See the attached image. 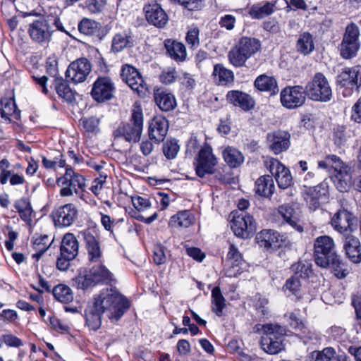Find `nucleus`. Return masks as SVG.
<instances>
[{"label": "nucleus", "instance_id": "1", "mask_svg": "<svg viewBox=\"0 0 361 361\" xmlns=\"http://www.w3.org/2000/svg\"><path fill=\"white\" fill-rule=\"evenodd\" d=\"M314 258L317 265L330 268L338 279H344L350 273L348 263L338 255L333 238L321 235L314 241Z\"/></svg>", "mask_w": 361, "mask_h": 361}, {"label": "nucleus", "instance_id": "2", "mask_svg": "<svg viewBox=\"0 0 361 361\" xmlns=\"http://www.w3.org/2000/svg\"><path fill=\"white\" fill-rule=\"evenodd\" d=\"M95 299L101 308V312H106L112 322L119 321L130 307L129 300L113 288L102 291Z\"/></svg>", "mask_w": 361, "mask_h": 361}, {"label": "nucleus", "instance_id": "3", "mask_svg": "<svg viewBox=\"0 0 361 361\" xmlns=\"http://www.w3.org/2000/svg\"><path fill=\"white\" fill-rule=\"evenodd\" d=\"M113 274L103 264L94 266L90 269H80L73 279V284L78 289L87 290L98 284L111 285Z\"/></svg>", "mask_w": 361, "mask_h": 361}, {"label": "nucleus", "instance_id": "4", "mask_svg": "<svg viewBox=\"0 0 361 361\" xmlns=\"http://www.w3.org/2000/svg\"><path fill=\"white\" fill-rule=\"evenodd\" d=\"M260 329L263 330L260 345L264 352L270 355H276L284 350L283 343L286 335L284 327L273 324L255 325V332H258Z\"/></svg>", "mask_w": 361, "mask_h": 361}, {"label": "nucleus", "instance_id": "5", "mask_svg": "<svg viewBox=\"0 0 361 361\" xmlns=\"http://www.w3.org/2000/svg\"><path fill=\"white\" fill-rule=\"evenodd\" d=\"M261 49V42L254 37H243L228 54L229 62L235 67L245 66V63Z\"/></svg>", "mask_w": 361, "mask_h": 361}, {"label": "nucleus", "instance_id": "6", "mask_svg": "<svg viewBox=\"0 0 361 361\" xmlns=\"http://www.w3.org/2000/svg\"><path fill=\"white\" fill-rule=\"evenodd\" d=\"M143 128V114L141 108L137 107L132 111L129 122L121 123L114 131L115 140L123 139L128 142L140 141Z\"/></svg>", "mask_w": 361, "mask_h": 361}, {"label": "nucleus", "instance_id": "7", "mask_svg": "<svg viewBox=\"0 0 361 361\" xmlns=\"http://www.w3.org/2000/svg\"><path fill=\"white\" fill-rule=\"evenodd\" d=\"M336 84L345 97H350L361 89V66L344 67L336 78Z\"/></svg>", "mask_w": 361, "mask_h": 361}, {"label": "nucleus", "instance_id": "8", "mask_svg": "<svg viewBox=\"0 0 361 361\" xmlns=\"http://www.w3.org/2000/svg\"><path fill=\"white\" fill-rule=\"evenodd\" d=\"M307 97L314 102H328L332 98L329 81L322 73H316L305 87Z\"/></svg>", "mask_w": 361, "mask_h": 361}, {"label": "nucleus", "instance_id": "9", "mask_svg": "<svg viewBox=\"0 0 361 361\" xmlns=\"http://www.w3.org/2000/svg\"><path fill=\"white\" fill-rule=\"evenodd\" d=\"M218 164V159L213 153L212 146L204 142L194 159L193 165L196 175L204 178L207 175L215 173V168Z\"/></svg>", "mask_w": 361, "mask_h": 361}, {"label": "nucleus", "instance_id": "10", "mask_svg": "<svg viewBox=\"0 0 361 361\" xmlns=\"http://www.w3.org/2000/svg\"><path fill=\"white\" fill-rule=\"evenodd\" d=\"M59 186L61 187L60 195L61 197L72 196L73 192L79 193V190H84L85 178L83 176L75 173L70 166L66 168L65 173L56 179Z\"/></svg>", "mask_w": 361, "mask_h": 361}, {"label": "nucleus", "instance_id": "11", "mask_svg": "<svg viewBox=\"0 0 361 361\" xmlns=\"http://www.w3.org/2000/svg\"><path fill=\"white\" fill-rule=\"evenodd\" d=\"M79 243L73 233H66L60 246V255L56 261V267L60 271H66L78 254Z\"/></svg>", "mask_w": 361, "mask_h": 361}, {"label": "nucleus", "instance_id": "12", "mask_svg": "<svg viewBox=\"0 0 361 361\" xmlns=\"http://www.w3.org/2000/svg\"><path fill=\"white\" fill-rule=\"evenodd\" d=\"M360 30L356 24L347 25L342 42L339 45L341 56L345 59L355 57L360 47L359 42Z\"/></svg>", "mask_w": 361, "mask_h": 361}, {"label": "nucleus", "instance_id": "13", "mask_svg": "<svg viewBox=\"0 0 361 361\" xmlns=\"http://www.w3.org/2000/svg\"><path fill=\"white\" fill-rule=\"evenodd\" d=\"M121 78L134 92L141 97L149 94V87L140 71L133 66L126 63L121 66Z\"/></svg>", "mask_w": 361, "mask_h": 361}, {"label": "nucleus", "instance_id": "14", "mask_svg": "<svg viewBox=\"0 0 361 361\" xmlns=\"http://www.w3.org/2000/svg\"><path fill=\"white\" fill-rule=\"evenodd\" d=\"M303 197L309 209L313 211L319 209L322 204L329 200V184L323 181L314 187L305 185Z\"/></svg>", "mask_w": 361, "mask_h": 361}, {"label": "nucleus", "instance_id": "15", "mask_svg": "<svg viewBox=\"0 0 361 361\" xmlns=\"http://www.w3.org/2000/svg\"><path fill=\"white\" fill-rule=\"evenodd\" d=\"M47 16H41L29 24L27 32L35 43L44 44L51 40L52 32Z\"/></svg>", "mask_w": 361, "mask_h": 361}, {"label": "nucleus", "instance_id": "16", "mask_svg": "<svg viewBox=\"0 0 361 361\" xmlns=\"http://www.w3.org/2000/svg\"><path fill=\"white\" fill-rule=\"evenodd\" d=\"M115 90V84L110 77L99 76L92 85L90 94L94 101L102 103L111 99Z\"/></svg>", "mask_w": 361, "mask_h": 361}, {"label": "nucleus", "instance_id": "17", "mask_svg": "<svg viewBox=\"0 0 361 361\" xmlns=\"http://www.w3.org/2000/svg\"><path fill=\"white\" fill-rule=\"evenodd\" d=\"M280 97L283 106L293 109L305 104L307 94L301 85L288 86L281 90Z\"/></svg>", "mask_w": 361, "mask_h": 361}, {"label": "nucleus", "instance_id": "18", "mask_svg": "<svg viewBox=\"0 0 361 361\" xmlns=\"http://www.w3.org/2000/svg\"><path fill=\"white\" fill-rule=\"evenodd\" d=\"M231 228L235 235L247 239L255 234L257 224L252 216L242 212L240 214L233 216Z\"/></svg>", "mask_w": 361, "mask_h": 361}, {"label": "nucleus", "instance_id": "19", "mask_svg": "<svg viewBox=\"0 0 361 361\" xmlns=\"http://www.w3.org/2000/svg\"><path fill=\"white\" fill-rule=\"evenodd\" d=\"M78 216V209L73 203H68L52 211L51 217L54 225L59 228L68 227L74 224Z\"/></svg>", "mask_w": 361, "mask_h": 361}, {"label": "nucleus", "instance_id": "20", "mask_svg": "<svg viewBox=\"0 0 361 361\" xmlns=\"http://www.w3.org/2000/svg\"><path fill=\"white\" fill-rule=\"evenodd\" d=\"M91 68V63L87 59H78L71 63L66 71V77L74 83L82 82L90 74Z\"/></svg>", "mask_w": 361, "mask_h": 361}, {"label": "nucleus", "instance_id": "21", "mask_svg": "<svg viewBox=\"0 0 361 361\" xmlns=\"http://www.w3.org/2000/svg\"><path fill=\"white\" fill-rule=\"evenodd\" d=\"M356 219L353 214L345 209H340L331 219V224L335 231L343 234L351 233L355 229Z\"/></svg>", "mask_w": 361, "mask_h": 361}, {"label": "nucleus", "instance_id": "22", "mask_svg": "<svg viewBox=\"0 0 361 361\" xmlns=\"http://www.w3.org/2000/svg\"><path fill=\"white\" fill-rule=\"evenodd\" d=\"M79 237L85 242L89 262H99L102 257V252L99 240L93 235L90 229L80 231L79 233Z\"/></svg>", "mask_w": 361, "mask_h": 361}, {"label": "nucleus", "instance_id": "23", "mask_svg": "<svg viewBox=\"0 0 361 361\" xmlns=\"http://www.w3.org/2000/svg\"><path fill=\"white\" fill-rule=\"evenodd\" d=\"M228 104L240 109L244 111H249L254 109L255 102L249 94L240 90H230L226 94Z\"/></svg>", "mask_w": 361, "mask_h": 361}, {"label": "nucleus", "instance_id": "24", "mask_svg": "<svg viewBox=\"0 0 361 361\" xmlns=\"http://www.w3.org/2000/svg\"><path fill=\"white\" fill-rule=\"evenodd\" d=\"M147 22L158 28H163L169 21V17L161 5L154 2L144 7Z\"/></svg>", "mask_w": 361, "mask_h": 361}, {"label": "nucleus", "instance_id": "25", "mask_svg": "<svg viewBox=\"0 0 361 361\" xmlns=\"http://www.w3.org/2000/svg\"><path fill=\"white\" fill-rule=\"evenodd\" d=\"M267 139L269 142V149L275 154L286 151L290 145V134L285 130H279L269 133Z\"/></svg>", "mask_w": 361, "mask_h": 361}, {"label": "nucleus", "instance_id": "26", "mask_svg": "<svg viewBox=\"0 0 361 361\" xmlns=\"http://www.w3.org/2000/svg\"><path fill=\"white\" fill-rule=\"evenodd\" d=\"M343 247L346 257L355 264L361 262V243L359 238L352 233L343 235Z\"/></svg>", "mask_w": 361, "mask_h": 361}, {"label": "nucleus", "instance_id": "27", "mask_svg": "<svg viewBox=\"0 0 361 361\" xmlns=\"http://www.w3.org/2000/svg\"><path fill=\"white\" fill-rule=\"evenodd\" d=\"M78 28L80 33L96 37L99 40H102L108 33L107 29L100 23L87 18L80 21Z\"/></svg>", "mask_w": 361, "mask_h": 361}, {"label": "nucleus", "instance_id": "28", "mask_svg": "<svg viewBox=\"0 0 361 361\" xmlns=\"http://www.w3.org/2000/svg\"><path fill=\"white\" fill-rule=\"evenodd\" d=\"M169 129V122L164 117L155 116L149 123L148 134L151 140L159 143L165 139Z\"/></svg>", "mask_w": 361, "mask_h": 361}, {"label": "nucleus", "instance_id": "29", "mask_svg": "<svg viewBox=\"0 0 361 361\" xmlns=\"http://www.w3.org/2000/svg\"><path fill=\"white\" fill-rule=\"evenodd\" d=\"M154 99L162 111H170L176 106V100L174 95L162 88L154 90Z\"/></svg>", "mask_w": 361, "mask_h": 361}, {"label": "nucleus", "instance_id": "30", "mask_svg": "<svg viewBox=\"0 0 361 361\" xmlns=\"http://www.w3.org/2000/svg\"><path fill=\"white\" fill-rule=\"evenodd\" d=\"M103 314L104 312H101V308L94 298L93 303L88 305L85 310V322L87 326L93 331L99 329L102 324Z\"/></svg>", "mask_w": 361, "mask_h": 361}, {"label": "nucleus", "instance_id": "31", "mask_svg": "<svg viewBox=\"0 0 361 361\" xmlns=\"http://www.w3.org/2000/svg\"><path fill=\"white\" fill-rule=\"evenodd\" d=\"M135 46L134 37L130 31H124L116 33L112 39L111 51L118 54L125 49L132 48Z\"/></svg>", "mask_w": 361, "mask_h": 361}, {"label": "nucleus", "instance_id": "32", "mask_svg": "<svg viewBox=\"0 0 361 361\" xmlns=\"http://www.w3.org/2000/svg\"><path fill=\"white\" fill-rule=\"evenodd\" d=\"M166 54L176 62H183L187 58L185 45L177 40L166 39L164 42Z\"/></svg>", "mask_w": 361, "mask_h": 361}, {"label": "nucleus", "instance_id": "33", "mask_svg": "<svg viewBox=\"0 0 361 361\" xmlns=\"http://www.w3.org/2000/svg\"><path fill=\"white\" fill-rule=\"evenodd\" d=\"M274 179L270 175L261 176L255 183L254 191L258 196L270 198L274 194Z\"/></svg>", "mask_w": 361, "mask_h": 361}, {"label": "nucleus", "instance_id": "34", "mask_svg": "<svg viewBox=\"0 0 361 361\" xmlns=\"http://www.w3.org/2000/svg\"><path fill=\"white\" fill-rule=\"evenodd\" d=\"M279 212L283 220L294 230L299 233L303 232V226L300 224L299 213L292 206L281 205L279 207Z\"/></svg>", "mask_w": 361, "mask_h": 361}, {"label": "nucleus", "instance_id": "35", "mask_svg": "<svg viewBox=\"0 0 361 361\" xmlns=\"http://www.w3.org/2000/svg\"><path fill=\"white\" fill-rule=\"evenodd\" d=\"M279 234L273 230H262L256 235V241L260 247L266 249H276L280 246Z\"/></svg>", "mask_w": 361, "mask_h": 361}, {"label": "nucleus", "instance_id": "36", "mask_svg": "<svg viewBox=\"0 0 361 361\" xmlns=\"http://www.w3.org/2000/svg\"><path fill=\"white\" fill-rule=\"evenodd\" d=\"M1 106V117L8 123H11V116H13L16 120L20 119V111L18 109L15 100L12 98H2L0 101Z\"/></svg>", "mask_w": 361, "mask_h": 361}, {"label": "nucleus", "instance_id": "37", "mask_svg": "<svg viewBox=\"0 0 361 361\" xmlns=\"http://www.w3.org/2000/svg\"><path fill=\"white\" fill-rule=\"evenodd\" d=\"M255 87L261 92H269L271 94L279 92L277 81L273 76L265 74L259 75L255 80Z\"/></svg>", "mask_w": 361, "mask_h": 361}, {"label": "nucleus", "instance_id": "38", "mask_svg": "<svg viewBox=\"0 0 361 361\" xmlns=\"http://www.w3.org/2000/svg\"><path fill=\"white\" fill-rule=\"evenodd\" d=\"M53 85L59 97L69 103L75 99L73 91L69 87L67 81L62 77H56L53 81Z\"/></svg>", "mask_w": 361, "mask_h": 361}, {"label": "nucleus", "instance_id": "39", "mask_svg": "<svg viewBox=\"0 0 361 361\" xmlns=\"http://www.w3.org/2000/svg\"><path fill=\"white\" fill-rule=\"evenodd\" d=\"M223 157L230 168H238L244 162V156L241 152L233 147L225 148Z\"/></svg>", "mask_w": 361, "mask_h": 361}, {"label": "nucleus", "instance_id": "40", "mask_svg": "<svg viewBox=\"0 0 361 361\" xmlns=\"http://www.w3.org/2000/svg\"><path fill=\"white\" fill-rule=\"evenodd\" d=\"M226 299L222 295L219 286L214 287L212 290V310L219 317L224 316V310L226 307Z\"/></svg>", "mask_w": 361, "mask_h": 361}, {"label": "nucleus", "instance_id": "41", "mask_svg": "<svg viewBox=\"0 0 361 361\" xmlns=\"http://www.w3.org/2000/svg\"><path fill=\"white\" fill-rule=\"evenodd\" d=\"M312 264L310 262L299 260L293 264L290 269L295 277L299 279H307L312 273Z\"/></svg>", "mask_w": 361, "mask_h": 361}, {"label": "nucleus", "instance_id": "42", "mask_svg": "<svg viewBox=\"0 0 361 361\" xmlns=\"http://www.w3.org/2000/svg\"><path fill=\"white\" fill-rule=\"evenodd\" d=\"M276 1H267L263 6L253 5L249 10V15L253 19H262L274 12Z\"/></svg>", "mask_w": 361, "mask_h": 361}, {"label": "nucleus", "instance_id": "43", "mask_svg": "<svg viewBox=\"0 0 361 361\" xmlns=\"http://www.w3.org/2000/svg\"><path fill=\"white\" fill-rule=\"evenodd\" d=\"M296 49L303 55H308L314 49L313 36L307 32L300 35L296 43Z\"/></svg>", "mask_w": 361, "mask_h": 361}, {"label": "nucleus", "instance_id": "44", "mask_svg": "<svg viewBox=\"0 0 361 361\" xmlns=\"http://www.w3.org/2000/svg\"><path fill=\"white\" fill-rule=\"evenodd\" d=\"M213 75L218 80L219 85H227L234 81V74L232 71L226 68L222 64H216L214 67Z\"/></svg>", "mask_w": 361, "mask_h": 361}, {"label": "nucleus", "instance_id": "45", "mask_svg": "<svg viewBox=\"0 0 361 361\" xmlns=\"http://www.w3.org/2000/svg\"><path fill=\"white\" fill-rule=\"evenodd\" d=\"M50 245L51 243H49V238L47 235H41L39 237L35 238L32 243V247L36 252L32 255V257L37 261L39 260L50 247Z\"/></svg>", "mask_w": 361, "mask_h": 361}, {"label": "nucleus", "instance_id": "46", "mask_svg": "<svg viewBox=\"0 0 361 361\" xmlns=\"http://www.w3.org/2000/svg\"><path fill=\"white\" fill-rule=\"evenodd\" d=\"M55 299L62 303H69L73 300V293L71 288L65 284H59L52 289Z\"/></svg>", "mask_w": 361, "mask_h": 361}, {"label": "nucleus", "instance_id": "47", "mask_svg": "<svg viewBox=\"0 0 361 361\" xmlns=\"http://www.w3.org/2000/svg\"><path fill=\"white\" fill-rule=\"evenodd\" d=\"M14 207L23 221L25 222H30L32 221L31 215L33 210L29 200L21 198L15 202Z\"/></svg>", "mask_w": 361, "mask_h": 361}, {"label": "nucleus", "instance_id": "48", "mask_svg": "<svg viewBox=\"0 0 361 361\" xmlns=\"http://www.w3.org/2000/svg\"><path fill=\"white\" fill-rule=\"evenodd\" d=\"M192 224V219L187 210L178 212L172 216L169 222V226L172 228L184 227L188 228Z\"/></svg>", "mask_w": 361, "mask_h": 361}, {"label": "nucleus", "instance_id": "49", "mask_svg": "<svg viewBox=\"0 0 361 361\" xmlns=\"http://www.w3.org/2000/svg\"><path fill=\"white\" fill-rule=\"evenodd\" d=\"M274 176L280 188L286 189L293 183L290 170L285 166H283Z\"/></svg>", "mask_w": 361, "mask_h": 361}, {"label": "nucleus", "instance_id": "50", "mask_svg": "<svg viewBox=\"0 0 361 361\" xmlns=\"http://www.w3.org/2000/svg\"><path fill=\"white\" fill-rule=\"evenodd\" d=\"M350 137V132L345 126L338 125L334 128L333 140L337 147L344 146Z\"/></svg>", "mask_w": 361, "mask_h": 361}, {"label": "nucleus", "instance_id": "51", "mask_svg": "<svg viewBox=\"0 0 361 361\" xmlns=\"http://www.w3.org/2000/svg\"><path fill=\"white\" fill-rule=\"evenodd\" d=\"M300 288V279L295 277L294 276H291L288 278L283 286V289L284 290H288L293 295L295 296L296 300L302 298Z\"/></svg>", "mask_w": 361, "mask_h": 361}, {"label": "nucleus", "instance_id": "52", "mask_svg": "<svg viewBox=\"0 0 361 361\" xmlns=\"http://www.w3.org/2000/svg\"><path fill=\"white\" fill-rule=\"evenodd\" d=\"M180 146L176 139H170L163 144L162 150L167 159H173L179 152Z\"/></svg>", "mask_w": 361, "mask_h": 361}, {"label": "nucleus", "instance_id": "53", "mask_svg": "<svg viewBox=\"0 0 361 361\" xmlns=\"http://www.w3.org/2000/svg\"><path fill=\"white\" fill-rule=\"evenodd\" d=\"M343 171H338L336 176V187L341 192H345L351 188V176L347 173L344 174Z\"/></svg>", "mask_w": 361, "mask_h": 361}, {"label": "nucleus", "instance_id": "54", "mask_svg": "<svg viewBox=\"0 0 361 361\" xmlns=\"http://www.w3.org/2000/svg\"><path fill=\"white\" fill-rule=\"evenodd\" d=\"M42 163L43 166L47 169H54L55 170L57 166L59 168H63L68 166L66 163V159H64V156L60 152H59V157H55L54 160L48 159L46 157L42 156Z\"/></svg>", "mask_w": 361, "mask_h": 361}, {"label": "nucleus", "instance_id": "55", "mask_svg": "<svg viewBox=\"0 0 361 361\" xmlns=\"http://www.w3.org/2000/svg\"><path fill=\"white\" fill-rule=\"evenodd\" d=\"M269 300L259 293L255 295L254 307L260 314V316L264 317L269 315V311L267 307Z\"/></svg>", "mask_w": 361, "mask_h": 361}, {"label": "nucleus", "instance_id": "56", "mask_svg": "<svg viewBox=\"0 0 361 361\" xmlns=\"http://www.w3.org/2000/svg\"><path fill=\"white\" fill-rule=\"evenodd\" d=\"M226 260L231 263L232 267H238L243 263V255L233 244L230 245Z\"/></svg>", "mask_w": 361, "mask_h": 361}, {"label": "nucleus", "instance_id": "57", "mask_svg": "<svg viewBox=\"0 0 361 361\" xmlns=\"http://www.w3.org/2000/svg\"><path fill=\"white\" fill-rule=\"evenodd\" d=\"M167 257L166 247L160 244H156L153 247V261L157 265H161L166 262Z\"/></svg>", "mask_w": 361, "mask_h": 361}, {"label": "nucleus", "instance_id": "58", "mask_svg": "<svg viewBox=\"0 0 361 361\" xmlns=\"http://www.w3.org/2000/svg\"><path fill=\"white\" fill-rule=\"evenodd\" d=\"M335 354V350L329 347L324 348L322 351L313 352L312 357H314V361H331L334 358Z\"/></svg>", "mask_w": 361, "mask_h": 361}, {"label": "nucleus", "instance_id": "59", "mask_svg": "<svg viewBox=\"0 0 361 361\" xmlns=\"http://www.w3.org/2000/svg\"><path fill=\"white\" fill-rule=\"evenodd\" d=\"M106 3L107 0H88L86 1V8L91 13H99L104 10Z\"/></svg>", "mask_w": 361, "mask_h": 361}, {"label": "nucleus", "instance_id": "60", "mask_svg": "<svg viewBox=\"0 0 361 361\" xmlns=\"http://www.w3.org/2000/svg\"><path fill=\"white\" fill-rule=\"evenodd\" d=\"M188 11L200 10L205 0H172Z\"/></svg>", "mask_w": 361, "mask_h": 361}, {"label": "nucleus", "instance_id": "61", "mask_svg": "<svg viewBox=\"0 0 361 361\" xmlns=\"http://www.w3.org/2000/svg\"><path fill=\"white\" fill-rule=\"evenodd\" d=\"M177 78V73L173 68H169L164 70L159 75V80L164 85H169L176 81Z\"/></svg>", "mask_w": 361, "mask_h": 361}, {"label": "nucleus", "instance_id": "62", "mask_svg": "<svg viewBox=\"0 0 361 361\" xmlns=\"http://www.w3.org/2000/svg\"><path fill=\"white\" fill-rule=\"evenodd\" d=\"M265 167L271 173L273 177L281 168L284 166L278 159L273 157H268L264 161Z\"/></svg>", "mask_w": 361, "mask_h": 361}, {"label": "nucleus", "instance_id": "63", "mask_svg": "<svg viewBox=\"0 0 361 361\" xmlns=\"http://www.w3.org/2000/svg\"><path fill=\"white\" fill-rule=\"evenodd\" d=\"M200 30L197 27H194L188 31L185 37L186 42L191 46V47H197L200 44L199 39Z\"/></svg>", "mask_w": 361, "mask_h": 361}, {"label": "nucleus", "instance_id": "64", "mask_svg": "<svg viewBox=\"0 0 361 361\" xmlns=\"http://www.w3.org/2000/svg\"><path fill=\"white\" fill-rule=\"evenodd\" d=\"M2 342L7 346L13 348H19L23 344L20 338L11 334L2 335Z\"/></svg>", "mask_w": 361, "mask_h": 361}]
</instances>
